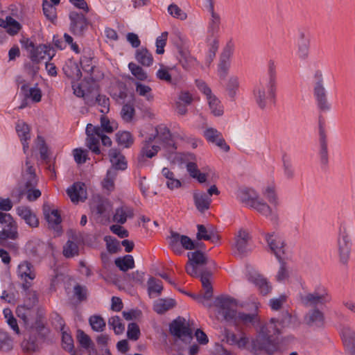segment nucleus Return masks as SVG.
<instances>
[{
	"instance_id": "nucleus-1",
	"label": "nucleus",
	"mask_w": 355,
	"mask_h": 355,
	"mask_svg": "<svg viewBox=\"0 0 355 355\" xmlns=\"http://www.w3.org/2000/svg\"><path fill=\"white\" fill-rule=\"evenodd\" d=\"M293 320L292 315L288 311H283L277 318H272L270 323L261 327L258 336L252 340V351H264L269 355L277 352L279 347L272 340V335L281 334L282 329L288 327Z\"/></svg>"
},
{
	"instance_id": "nucleus-2",
	"label": "nucleus",
	"mask_w": 355,
	"mask_h": 355,
	"mask_svg": "<svg viewBox=\"0 0 355 355\" xmlns=\"http://www.w3.org/2000/svg\"><path fill=\"white\" fill-rule=\"evenodd\" d=\"M268 80L266 86L261 83L256 85L253 90L255 101L261 110H264L267 105V101L275 103L277 91V72L275 62L270 60L268 66Z\"/></svg>"
},
{
	"instance_id": "nucleus-3",
	"label": "nucleus",
	"mask_w": 355,
	"mask_h": 355,
	"mask_svg": "<svg viewBox=\"0 0 355 355\" xmlns=\"http://www.w3.org/2000/svg\"><path fill=\"white\" fill-rule=\"evenodd\" d=\"M313 94L316 105L320 112H326L331 110V103L327 98V92L324 87V79L321 70H316L313 76Z\"/></svg>"
},
{
	"instance_id": "nucleus-4",
	"label": "nucleus",
	"mask_w": 355,
	"mask_h": 355,
	"mask_svg": "<svg viewBox=\"0 0 355 355\" xmlns=\"http://www.w3.org/2000/svg\"><path fill=\"white\" fill-rule=\"evenodd\" d=\"M170 234L169 247L176 254H182V248L189 250L196 249L195 241L188 236L181 235L173 230H171Z\"/></svg>"
},
{
	"instance_id": "nucleus-5",
	"label": "nucleus",
	"mask_w": 355,
	"mask_h": 355,
	"mask_svg": "<svg viewBox=\"0 0 355 355\" xmlns=\"http://www.w3.org/2000/svg\"><path fill=\"white\" fill-rule=\"evenodd\" d=\"M300 300L305 306H313L315 308L318 305H322L329 302L331 297L324 287L319 286L313 293L302 295Z\"/></svg>"
},
{
	"instance_id": "nucleus-6",
	"label": "nucleus",
	"mask_w": 355,
	"mask_h": 355,
	"mask_svg": "<svg viewBox=\"0 0 355 355\" xmlns=\"http://www.w3.org/2000/svg\"><path fill=\"white\" fill-rule=\"evenodd\" d=\"M189 259L186 266V272L191 277H198V266H203L209 263V259L204 252L197 250L187 253Z\"/></svg>"
},
{
	"instance_id": "nucleus-7",
	"label": "nucleus",
	"mask_w": 355,
	"mask_h": 355,
	"mask_svg": "<svg viewBox=\"0 0 355 355\" xmlns=\"http://www.w3.org/2000/svg\"><path fill=\"white\" fill-rule=\"evenodd\" d=\"M70 20L69 30L72 34L83 36L88 28L89 20L81 12L71 11L69 15Z\"/></svg>"
},
{
	"instance_id": "nucleus-8",
	"label": "nucleus",
	"mask_w": 355,
	"mask_h": 355,
	"mask_svg": "<svg viewBox=\"0 0 355 355\" xmlns=\"http://www.w3.org/2000/svg\"><path fill=\"white\" fill-rule=\"evenodd\" d=\"M170 334L182 340L184 337L192 338V330L189 326L185 325V319L180 316L173 320L169 325Z\"/></svg>"
},
{
	"instance_id": "nucleus-9",
	"label": "nucleus",
	"mask_w": 355,
	"mask_h": 355,
	"mask_svg": "<svg viewBox=\"0 0 355 355\" xmlns=\"http://www.w3.org/2000/svg\"><path fill=\"white\" fill-rule=\"evenodd\" d=\"M46 243L38 239L28 241L24 246L26 254L33 260H40L46 252Z\"/></svg>"
},
{
	"instance_id": "nucleus-10",
	"label": "nucleus",
	"mask_w": 355,
	"mask_h": 355,
	"mask_svg": "<svg viewBox=\"0 0 355 355\" xmlns=\"http://www.w3.org/2000/svg\"><path fill=\"white\" fill-rule=\"evenodd\" d=\"M338 252L340 261L343 263H347L351 252L352 243L345 230L340 229L339 237L338 239Z\"/></svg>"
},
{
	"instance_id": "nucleus-11",
	"label": "nucleus",
	"mask_w": 355,
	"mask_h": 355,
	"mask_svg": "<svg viewBox=\"0 0 355 355\" xmlns=\"http://www.w3.org/2000/svg\"><path fill=\"white\" fill-rule=\"evenodd\" d=\"M43 214L45 219L48 222L49 227L58 232L61 230L60 224L62 222L61 216L58 209H51L47 205H43Z\"/></svg>"
},
{
	"instance_id": "nucleus-12",
	"label": "nucleus",
	"mask_w": 355,
	"mask_h": 355,
	"mask_svg": "<svg viewBox=\"0 0 355 355\" xmlns=\"http://www.w3.org/2000/svg\"><path fill=\"white\" fill-rule=\"evenodd\" d=\"M212 272L209 268H203L200 272H198V277L202 283V286L205 292L203 298L210 300L213 295V287L210 281Z\"/></svg>"
},
{
	"instance_id": "nucleus-13",
	"label": "nucleus",
	"mask_w": 355,
	"mask_h": 355,
	"mask_svg": "<svg viewBox=\"0 0 355 355\" xmlns=\"http://www.w3.org/2000/svg\"><path fill=\"white\" fill-rule=\"evenodd\" d=\"M110 161L112 163V167L116 169L124 171L128 167V163L125 157L121 153L118 148H111L108 153Z\"/></svg>"
},
{
	"instance_id": "nucleus-14",
	"label": "nucleus",
	"mask_w": 355,
	"mask_h": 355,
	"mask_svg": "<svg viewBox=\"0 0 355 355\" xmlns=\"http://www.w3.org/2000/svg\"><path fill=\"white\" fill-rule=\"evenodd\" d=\"M275 233H267L266 234V240L268 244V246L271 251L274 253L277 259L282 258L281 253L284 254V248L285 243L280 239H273Z\"/></svg>"
},
{
	"instance_id": "nucleus-15",
	"label": "nucleus",
	"mask_w": 355,
	"mask_h": 355,
	"mask_svg": "<svg viewBox=\"0 0 355 355\" xmlns=\"http://www.w3.org/2000/svg\"><path fill=\"white\" fill-rule=\"evenodd\" d=\"M238 325L241 323L243 325L248 326L251 324L253 327H259L263 324H261L259 315L257 313V307L256 306L255 311L253 313H246L244 312H239Z\"/></svg>"
},
{
	"instance_id": "nucleus-16",
	"label": "nucleus",
	"mask_w": 355,
	"mask_h": 355,
	"mask_svg": "<svg viewBox=\"0 0 355 355\" xmlns=\"http://www.w3.org/2000/svg\"><path fill=\"white\" fill-rule=\"evenodd\" d=\"M304 320L309 327H322L324 324V315L318 309L314 308L305 315Z\"/></svg>"
},
{
	"instance_id": "nucleus-17",
	"label": "nucleus",
	"mask_w": 355,
	"mask_h": 355,
	"mask_svg": "<svg viewBox=\"0 0 355 355\" xmlns=\"http://www.w3.org/2000/svg\"><path fill=\"white\" fill-rule=\"evenodd\" d=\"M62 71L67 77L76 81L80 80L82 78V72L78 63L72 59H69L65 62Z\"/></svg>"
},
{
	"instance_id": "nucleus-18",
	"label": "nucleus",
	"mask_w": 355,
	"mask_h": 355,
	"mask_svg": "<svg viewBox=\"0 0 355 355\" xmlns=\"http://www.w3.org/2000/svg\"><path fill=\"white\" fill-rule=\"evenodd\" d=\"M248 279L258 288L263 295H268L272 290V286L268 280L259 274H250Z\"/></svg>"
},
{
	"instance_id": "nucleus-19",
	"label": "nucleus",
	"mask_w": 355,
	"mask_h": 355,
	"mask_svg": "<svg viewBox=\"0 0 355 355\" xmlns=\"http://www.w3.org/2000/svg\"><path fill=\"white\" fill-rule=\"evenodd\" d=\"M310 46L309 37L304 31H299L297 40V55L300 59L306 60L309 56Z\"/></svg>"
},
{
	"instance_id": "nucleus-20",
	"label": "nucleus",
	"mask_w": 355,
	"mask_h": 355,
	"mask_svg": "<svg viewBox=\"0 0 355 355\" xmlns=\"http://www.w3.org/2000/svg\"><path fill=\"white\" fill-rule=\"evenodd\" d=\"M21 347L26 353H34L40 351V347L37 343V336L29 332L24 335Z\"/></svg>"
},
{
	"instance_id": "nucleus-21",
	"label": "nucleus",
	"mask_w": 355,
	"mask_h": 355,
	"mask_svg": "<svg viewBox=\"0 0 355 355\" xmlns=\"http://www.w3.org/2000/svg\"><path fill=\"white\" fill-rule=\"evenodd\" d=\"M155 133L162 143L167 148L176 149L175 144L172 139V135L168 128L164 125H159L155 128Z\"/></svg>"
},
{
	"instance_id": "nucleus-22",
	"label": "nucleus",
	"mask_w": 355,
	"mask_h": 355,
	"mask_svg": "<svg viewBox=\"0 0 355 355\" xmlns=\"http://www.w3.org/2000/svg\"><path fill=\"white\" fill-rule=\"evenodd\" d=\"M193 197L194 205L198 211L204 213L209 209L211 199L208 194L205 192L195 191Z\"/></svg>"
},
{
	"instance_id": "nucleus-23",
	"label": "nucleus",
	"mask_w": 355,
	"mask_h": 355,
	"mask_svg": "<svg viewBox=\"0 0 355 355\" xmlns=\"http://www.w3.org/2000/svg\"><path fill=\"white\" fill-rule=\"evenodd\" d=\"M250 207L254 209L257 212L266 217L270 216H272L271 220L277 221L278 219L277 215L272 214V210L270 206L267 204L263 199L260 198L259 196L255 201L252 202Z\"/></svg>"
},
{
	"instance_id": "nucleus-24",
	"label": "nucleus",
	"mask_w": 355,
	"mask_h": 355,
	"mask_svg": "<svg viewBox=\"0 0 355 355\" xmlns=\"http://www.w3.org/2000/svg\"><path fill=\"white\" fill-rule=\"evenodd\" d=\"M17 213L30 227H36L39 225V220L30 207L26 206L19 207L17 208Z\"/></svg>"
},
{
	"instance_id": "nucleus-25",
	"label": "nucleus",
	"mask_w": 355,
	"mask_h": 355,
	"mask_svg": "<svg viewBox=\"0 0 355 355\" xmlns=\"http://www.w3.org/2000/svg\"><path fill=\"white\" fill-rule=\"evenodd\" d=\"M250 239L249 234L241 230L236 237L235 248L239 255L245 256L248 253V241Z\"/></svg>"
},
{
	"instance_id": "nucleus-26",
	"label": "nucleus",
	"mask_w": 355,
	"mask_h": 355,
	"mask_svg": "<svg viewBox=\"0 0 355 355\" xmlns=\"http://www.w3.org/2000/svg\"><path fill=\"white\" fill-rule=\"evenodd\" d=\"M58 322L60 324V331L62 334V347L67 352H73L74 343L72 336L70 333L64 331L65 324L63 319L57 315Z\"/></svg>"
},
{
	"instance_id": "nucleus-27",
	"label": "nucleus",
	"mask_w": 355,
	"mask_h": 355,
	"mask_svg": "<svg viewBox=\"0 0 355 355\" xmlns=\"http://www.w3.org/2000/svg\"><path fill=\"white\" fill-rule=\"evenodd\" d=\"M157 137L156 133L155 135H150L148 138L144 141L143 147L141 150L140 155L144 157H146L148 158H152L155 155H157L158 151L160 150V147L158 146L153 145L151 146V143L155 140Z\"/></svg>"
},
{
	"instance_id": "nucleus-28",
	"label": "nucleus",
	"mask_w": 355,
	"mask_h": 355,
	"mask_svg": "<svg viewBox=\"0 0 355 355\" xmlns=\"http://www.w3.org/2000/svg\"><path fill=\"white\" fill-rule=\"evenodd\" d=\"M85 190V184L82 182H75L67 189V193L69 196L72 202L85 201L86 197L83 198L81 195Z\"/></svg>"
},
{
	"instance_id": "nucleus-29",
	"label": "nucleus",
	"mask_w": 355,
	"mask_h": 355,
	"mask_svg": "<svg viewBox=\"0 0 355 355\" xmlns=\"http://www.w3.org/2000/svg\"><path fill=\"white\" fill-rule=\"evenodd\" d=\"M176 305V302L172 298H159L155 302L153 310L158 314H164L167 311L173 308Z\"/></svg>"
},
{
	"instance_id": "nucleus-30",
	"label": "nucleus",
	"mask_w": 355,
	"mask_h": 355,
	"mask_svg": "<svg viewBox=\"0 0 355 355\" xmlns=\"http://www.w3.org/2000/svg\"><path fill=\"white\" fill-rule=\"evenodd\" d=\"M178 59L182 67L185 70H190L198 64L196 58L193 57L189 51H181L180 53L178 55Z\"/></svg>"
},
{
	"instance_id": "nucleus-31",
	"label": "nucleus",
	"mask_w": 355,
	"mask_h": 355,
	"mask_svg": "<svg viewBox=\"0 0 355 355\" xmlns=\"http://www.w3.org/2000/svg\"><path fill=\"white\" fill-rule=\"evenodd\" d=\"M114 264L121 271L124 272L135 267L134 258L130 254L116 258Z\"/></svg>"
},
{
	"instance_id": "nucleus-32",
	"label": "nucleus",
	"mask_w": 355,
	"mask_h": 355,
	"mask_svg": "<svg viewBox=\"0 0 355 355\" xmlns=\"http://www.w3.org/2000/svg\"><path fill=\"white\" fill-rule=\"evenodd\" d=\"M135 94H130V100L127 103L124 104L121 110V116L122 119L129 123L132 121L135 114V110L134 107Z\"/></svg>"
},
{
	"instance_id": "nucleus-33",
	"label": "nucleus",
	"mask_w": 355,
	"mask_h": 355,
	"mask_svg": "<svg viewBox=\"0 0 355 355\" xmlns=\"http://www.w3.org/2000/svg\"><path fill=\"white\" fill-rule=\"evenodd\" d=\"M76 339L83 348L91 349L94 354L97 353L95 345L91 338L80 329L76 331Z\"/></svg>"
},
{
	"instance_id": "nucleus-34",
	"label": "nucleus",
	"mask_w": 355,
	"mask_h": 355,
	"mask_svg": "<svg viewBox=\"0 0 355 355\" xmlns=\"http://www.w3.org/2000/svg\"><path fill=\"white\" fill-rule=\"evenodd\" d=\"M259 194L255 190L250 188L242 189L239 191L238 198L239 200L248 206L251 207L253 201H255L259 197Z\"/></svg>"
},
{
	"instance_id": "nucleus-35",
	"label": "nucleus",
	"mask_w": 355,
	"mask_h": 355,
	"mask_svg": "<svg viewBox=\"0 0 355 355\" xmlns=\"http://www.w3.org/2000/svg\"><path fill=\"white\" fill-rule=\"evenodd\" d=\"M42 315L37 312L35 323L31 327V329H35L39 338L44 340L47 338L50 331L46 327Z\"/></svg>"
},
{
	"instance_id": "nucleus-36",
	"label": "nucleus",
	"mask_w": 355,
	"mask_h": 355,
	"mask_svg": "<svg viewBox=\"0 0 355 355\" xmlns=\"http://www.w3.org/2000/svg\"><path fill=\"white\" fill-rule=\"evenodd\" d=\"M21 92L23 93L26 98H31L34 103H39L42 99V91L40 88L28 87L27 84H24L21 87Z\"/></svg>"
},
{
	"instance_id": "nucleus-37",
	"label": "nucleus",
	"mask_w": 355,
	"mask_h": 355,
	"mask_svg": "<svg viewBox=\"0 0 355 355\" xmlns=\"http://www.w3.org/2000/svg\"><path fill=\"white\" fill-rule=\"evenodd\" d=\"M135 59L139 63L145 67L150 66L153 62L151 53L146 47H142L136 51Z\"/></svg>"
},
{
	"instance_id": "nucleus-38",
	"label": "nucleus",
	"mask_w": 355,
	"mask_h": 355,
	"mask_svg": "<svg viewBox=\"0 0 355 355\" xmlns=\"http://www.w3.org/2000/svg\"><path fill=\"white\" fill-rule=\"evenodd\" d=\"M116 141L119 146L130 148L134 144V137L129 131H119L115 135Z\"/></svg>"
},
{
	"instance_id": "nucleus-39",
	"label": "nucleus",
	"mask_w": 355,
	"mask_h": 355,
	"mask_svg": "<svg viewBox=\"0 0 355 355\" xmlns=\"http://www.w3.org/2000/svg\"><path fill=\"white\" fill-rule=\"evenodd\" d=\"M18 272L21 278H28L31 280L35 278L33 266L28 261H25L19 265Z\"/></svg>"
},
{
	"instance_id": "nucleus-40",
	"label": "nucleus",
	"mask_w": 355,
	"mask_h": 355,
	"mask_svg": "<svg viewBox=\"0 0 355 355\" xmlns=\"http://www.w3.org/2000/svg\"><path fill=\"white\" fill-rule=\"evenodd\" d=\"M211 16V19L208 26L207 42L211 40V37H215V35L218 33L219 31L220 24V17L218 13H213Z\"/></svg>"
},
{
	"instance_id": "nucleus-41",
	"label": "nucleus",
	"mask_w": 355,
	"mask_h": 355,
	"mask_svg": "<svg viewBox=\"0 0 355 355\" xmlns=\"http://www.w3.org/2000/svg\"><path fill=\"white\" fill-rule=\"evenodd\" d=\"M45 49L46 44H40L35 49L30 50L29 58L34 64H38L45 58Z\"/></svg>"
},
{
	"instance_id": "nucleus-42",
	"label": "nucleus",
	"mask_w": 355,
	"mask_h": 355,
	"mask_svg": "<svg viewBox=\"0 0 355 355\" xmlns=\"http://www.w3.org/2000/svg\"><path fill=\"white\" fill-rule=\"evenodd\" d=\"M92 57L91 53H89L88 55H83V56H81L80 63L83 70L85 72L89 74L88 80H91L92 82H94L95 79L92 76V73L94 72L95 66L92 64Z\"/></svg>"
},
{
	"instance_id": "nucleus-43",
	"label": "nucleus",
	"mask_w": 355,
	"mask_h": 355,
	"mask_svg": "<svg viewBox=\"0 0 355 355\" xmlns=\"http://www.w3.org/2000/svg\"><path fill=\"white\" fill-rule=\"evenodd\" d=\"M216 306L223 309V311L231 309L232 305L236 306V300L230 296L220 295L215 300Z\"/></svg>"
},
{
	"instance_id": "nucleus-44",
	"label": "nucleus",
	"mask_w": 355,
	"mask_h": 355,
	"mask_svg": "<svg viewBox=\"0 0 355 355\" xmlns=\"http://www.w3.org/2000/svg\"><path fill=\"white\" fill-rule=\"evenodd\" d=\"M148 284V293L150 296L153 293H155V297L161 295L163 291L162 282L160 279H157L153 277H150L147 282Z\"/></svg>"
},
{
	"instance_id": "nucleus-45",
	"label": "nucleus",
	"mask_w": 355,
	"mask_h": 355,
	"mask_svg": "<svg viewBox=\"0 0 355 355\" xmlns=\"http://www.w3.org/2000/svg\"><path fill=\"white\" fill-rule=\"evenodd\" d=\"M13 348V340L9 334L0 329V351L8 352Z\"/></svg>"
},
{
	"instance_id": "nucleus-46",
	"label": "nucleus",
	"mask_w": 355,
	"mask_h": 355,
	"mask_svg": "<svg viewBox=\"0 0 355 355\" xmlns=\"http://www.w3.org/2000/svg\"><path fill=\"white\" fill-rule=\"evenodd\" d=\"M89 323L92 329L96 332L103 331L106 326L105 320L99 315H91L89 318Z\"/></svg>"
},
{
	"instance_id": "nucleus-47",
	"label": "nucleus",
	"mask_w": 355,
	"mask_h": 355,
	"mask_svg": "<svg viewBox=\"0 0 355 355\" xmlns=\"http://www.w3.org/2000/svg\"><path fill=\"white\" fill-rule=\"evenodd\" d=\"M207 100L211 113L216 116H222L223 114V107L219 99L215 95H212L207 98Z\"/></svg>"
},
{
	"instance_id": "nucleus-48",
	"label": "nucleus",
	"mask_w": 355,
	"mask_h": 355,
	"mask_svg": "<svg viewBox=\"0 0 355 355\" xmlns=\"http://www.w3.org/2000/svg\"><path fill=\"white\" fill-rule=\"evenodd\" d=\"M282 162L285 177L288 180L293 179L295 177V169L290 157L286 154H284L282 156Z\"/></svg>"
},
{
	"instance_id": "nucleus-49",
	"label": "nucleus",
	"mask_w": 355,
	"mask_h": 355,
	"mask_svg": "<svg viewBox=\"0 0 355 355\" xmlns=\"http://www.w3.org/2000/svg\"><path fill=\"white\" fill-rule=\"evenodd\" d=\"M108 325L112 328L116 335H121L125 330V325L121 322L119 316L115 315L109 318Z\"/></svg>"
},
{
	"instance_id": "nucleus-50",
	"label": "nucleus",
	"mask_w": 355,
	"mask_h": 355,
	"mask_svg": "<svg viewBox=\"0 0 355 355\" xmlns=\"http://www.w3.org/2000/svg\"><path fill=\"white\" fill-rule=\"evenodd\" d=\"M157 78L161 80H164L171 85H176L178 83V78L173 77V73L168 71L166 68H160L156 73Z\"/></svg>"
},
{
	"instance_id": "nucleus-51",
	"label": "nucleus",
	"mask_w": 355,
	"mask_h": 355,
	"mask_svg": "<svg viewBox=\"0 0 355 355\" xmlns=\"http://www.w3.org/2000/svg\"><path fill=\"white\" fill-rule=\"evenodd\" d=\"M7 24L6 25V32L10 35H15L21 28V25L16 19L10 16L6 17Z\"/></svg>"
},
{
	"instance_id": "nucleus-52",
	"label": "nucleus",
	"mask_w": 355,
	"mask_h": 355,
	"mask_svg": "<svg viewBox=\"0 0 355 355\" xmlns=\"http://www.w3.org/2000/svg\"><path fill=\"white\" fill-rule=\"evenodd\" d=\"M106 242L107 251L110 254H115L121 251L120 242L114 237L111 236H106L104 238Z\"/></svg>"
},
{
	"instance_id": "nucleus-53",
	"label": "nucleus",
	"mask_w": 355,
	"mask_h": 355,
	"mask_svg": "<svg viewBox=\"0 0 355 355\" xmlns=\"http://www.w3.org/2000/svg\"><path fill=\"white\" fill-rule=\"evenodd\" d=\"M42 10L45 17L53 22L57 18L56 9L53 4L49 3L47 0H44L42 3Z\"/></svg>"
},
{
	"instance_id": "nucleus-54",
	"label": "nucleus",
	"mask_w": 355,
	"mask_h": 355,
	"mask_svg": "<svg viewBox=\"0 0 355 355\" xmlns=\"http://www.w3.org/2000/svg\"><path fill=\"white\" fill-rule=\"evenodd\" d=\"M79 249L77 243L68 241L63 249V255L66 258H71L78 254Z\"/></svg>"
},
{
	"instance_id": "nucleus-55",
	"label": "nucleus",
	"mask_w": 355,
	"mask_h": 355,
	"mask_svg": "<svg viewBox=\"0 0 355 355\" xmlns=\"http://www.w3.org/2000/svg\"><path fill=\"white\" fill-rule=\"evenodd\" d=\"M262 193L271 205L275 207L279 205L278 197L274 187H267L262 191Z\"/></svg>"
},
{
	"instance_id": "nucleus-56",
	"label": "nucleus",
	"mask_w": 355,
	"mask_h": 355,
	"mask_svg": "<svg viewBox=\"0 0 355 355\" xmlns=\"http://www.w3.org/2000/svg\"><path fill=\"white\" fill-rule=\"evenodd\" d=\"M223 315L225 320L227 322L235 326L236 327H238L239 312H237L236 310L230 309L223 311Z\"/></svg>"
},
{
	"instance_id": "nucleus-57",
	"label": "nucleus",
	"mask_w": 355,
	"mask_h": 355,
	"mask_svg": "<svg viewBox=\"0 0 355 355\" xmlns=\"http://www.w3.org/2000/svg\"><path fill=\"white\" fill-rule=\"evenodd\" d=\"M128 68L132 74L139 80L144 81L147 79V74L141 67L136 64L135 63L130 62L128 64Z\"/></svg>"
},
{
	"instance_id": "nucleus-58",
	"label": "nucleus",
	"mask_w": 355,
	"mask_h": 355,
	"mask_svg": "<svg viewBox=\"0 0 355 355\" xmlns=\"http://www.w3.org/2000/svg\"><path fill=\"white\" fill-rule=\"evenodd\" d=\"M239 79L236 76H232L230 78L226 89L227 91L229 96L233 100L236 94V91L239 88Z\"/></svg>"
},
{
	"instance_id": "nucleus-59",
	"label": "nucleus",
	"mask_w": 355,
	"mask_h": 355,
	"mask_svg": "<svg viewBox=\"0 0 355 355\" xmlns=\"http://www.w3.org/2000/svg\"><path fill=\"white\" fill-rule=\"evenodd\" d=\"M99 139L100 138L96 136L87 137L86 139L87 146L93 153L96 155H100L101 153L100 149Z\"/></svg>"
},
{
	"instance_id": "nucleus-60",
	"label": "nucleus",
	"mask_w": 355,
	"mask_h": 355,
	"mask_svg": "<svg viewBox=\"0 0 355 355\" xmlns=\"http://www.w3.org/2000/svg\"><path fill=\"white\" fill-rule=\"evenodd\" d=\"M320 162L322 165L326 166L329 162L327 138L320 139Z\"/></svg>"
},
{
	"instance_id": "nucleus-61",
	"label": "nucleus",
	"mask_w": 355,
	"mask_h": 355,
	"mask_svg": "<svg viewBox=\"0 0 355 355\" xmlns=\"http://www.w3.org/2000/svg\"><path fill=\"white\" fill-rule=\"evenodd\" d=\"M141 335L139 325L136 322L129 323L128 325L127 337L130 340H137Z\"/></svg>"
},
{
	"instance_id": "nucleus-62",
	"label": "nucleus",
	"mask_w": 355,
	"mask_h": 355,
	"mask_svg": "<svg viewBox=\"0 0 355 355\" xmlns=\"http://www.w3.org/2000/svg\"><path fill=\"white\" fill-rule=\"evenodd\" d=\"M101 126L106 133H112L118 128V123L115 121H110L107 116H101Z\"/></svg>"
},
{
	"instance_id": "nucleus-63",
	"label": "nucleus",
	"mask_w": 355,
	"mask_h": 355,
	"mask_svg": "<svg viewBox=\"0 0 355 355\" xmlns=\"http://www.w3.org/2000/svg\"><path fill=\"white\" fill-rule=\"evenodd\" d=\"M168 12L173 17L181 20H184L187 17V14L175 3L168 6Z\"/></svg>"
},
{
	"instance_id": "nucleus-64",
	"label": "nucleus",
	"mask_w": 355,
	"mask_h": 355,
	"mask_svg": "<svg viewBox=\"0 0 355 355\" xmlns=\"http://www.w3.org/2000/svg\"><path fill=\"white\" fill-rule=\"evenodd\" d=\"M16 131L18 134L19 137L21 139H30V128L26 123H17L16 125Z\"/></svg>"
}]
</instances>
